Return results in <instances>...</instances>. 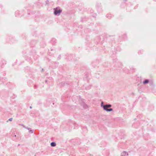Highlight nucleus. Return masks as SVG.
Listing matches in <instances>:
<instances>
[{"instance_id":"nucleus-1","label":"nucleus","mask_w":156,"mask_h":156,"mask_svg":"<svg viewBox=\"0 0 156 156\" xmlns=\"http://www.w3.org/2000/svg\"><path fill=\"white\" fill-rule=\"evenodd\" d=\"M112 105L110 104L105 105V106L103 108L104 110L107 112H110L113 111V110L112 108H111Z\"/></svg>"},{"instance_id":"nucleus-2","label":"nucleus","mask_w":156,"mask_h":156,"mask_svg":"<svg viewBox=\"0 0 156 156\" xmlns=\"http://www.w3.org/2000/svg\"><path fill=\"white\" fill-rule=\"evenodd\" d=\"M54 14L55 16H59L62 12V10L59 7H57L54 9Z\"/></svg>"},{"instance_id":"nucleus-3","label":"nucleus","mask_w":156,"mask_h":156,"mask_svg":"<svg viewBox=\"0 0 156 156\" xmlns=\"http://www.w3.org/2000/svg\"><path fill=\"white\" fill-rule=\"evenodd\" d=\"M128 153L127 152L123 151L121 153L120 156H128Z\"/></svg>"},{"instance_id":"nucleus-4","label":"nucleus","mask_w":156,"mask_h":156,"mask_svg":"<svg viewBox=\"0 0 156 156\" xmlns=\"http://www.w3.org/2000/svg\"><path fill=\"white\" fill-rule=\"evenodd\" d=\"M27 129L29 130V132L30 133H33V130L31 129L30 128H27Z\"/></svg>"},{"instance_id":"nucleus-5","label":"nucleus","mask_w":156,"mask_h":156,"mask_svg":"<svg viewBox=\"0 0 156 156\" xmlns=\"http://www.w3.org/2000/svg\"><path fill=\"white\" fill-rule=\"evenodd\" d=\"M51 145L52 147H55L56 146V144L55 142H52L51 143Z\"/></svg>"},{"instance_id":"nucleus-6","label":"nucleus","mask_w":156,"mask_h":156,"mask_svg":"<svg viewBox=\"0 0 156 156\" xmlns=\"http://www.w3.org/2000/svg\"><path fill=\"white\" fill-rule=\"evenodd\" d=\"M149 82V80H145V81L143 82V83L144 84H145L146 83H147Z\"/></svg>"},{"instance_id":"nucleus-7","label":"nucleus","mask_w":156,"mask_h":156,"mask_svg":"<svg viewBox=\"0 0 156 156\" xmlns=\"http://www.w3.org/2000/svg\"><path fill=\"white\" fill-rule=\"evenodd\" d=\"M83 106L85 108H88V105L85 104L83 105Z\"/></svg>"},{"instance_id":"nucleus-8","label":"nucleus","mask_w":156,"mask_h":156,"mask_svg":"<svg viewBox=\"0 0 156 156\" xmlns=\"http://www.w3.org/2000/svg\"><path fill=\"white\" fill-rule=\"evenodd\" d=\"M104 106L105 105H104V103L103 101H102L101 103V106L103 108Z\"/></svg>"},{"instance_id":"nucleus-9","label":"nucleus","mask_w":156,"mask_h":156,"mask_svg":"<svg viewBox=\"0 0 156 156\" xmlns=\"http://www.w3.org/2000/svg\"><path fill=\"white\" fill-rule=\"evenodd\" d=\"M9 120L10 121H12V118H10L9 119Z\"/></svg>"},{"instance_id":"nucleus-10","label":"nucleus","mask_w":156,"mask_h":156,"mask_svg":"<svg viewBox=\"0 0 156 156\" xmlns=\"http://www.w3.org/2000/svg\"><path fill=\"white\" fill-rule=\"evenodd\" d=\"M46 3L47 4H48V1H47V2H46Z\"/></svg>"},{"instance_id":"nucleus-11","label":"nucleus","mask_w":156,"mask_h":156,"mask_svg":"<svg viewBox=\"0 0 156 156\" xmlns=\"http://www.w3.org/2000/svg\"><path fill=\"white\" fill-rule=\"evenodd\" d=\"M16 135H15V137H16Z\"/></svg>"}]
</instances>
